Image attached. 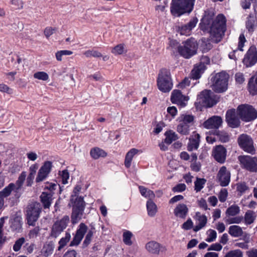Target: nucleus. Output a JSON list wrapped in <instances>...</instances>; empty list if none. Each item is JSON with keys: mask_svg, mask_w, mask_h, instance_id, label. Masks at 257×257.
Masks as SVG:
<instances>
[{"mask_svg": "<svg viewBox=\"0 0 257 257\" xmlns=\"http://www.w3.org/2000/svg\"><path fill=\"white\" fill-rule=\"evenodd\" d=\"M228 75L224 72H221L215 74L212 78L211 85L212 89L218 93L225 91L228 86Z\"/></svg>", "mask_w": 257, "mask_h": 257, "instance_id": "obj_4", "label": "nucleus"}, {"mask_svg": "<svg viewBox=\"0 0 257 257\" xmlns=\"http://www.w3.org/2000/svg\"><path fill=\"white\" fill-rule=\"evenodd\" d=\"M171 101L173 103L177 104L181 107L186 105L189 100V97L182 94L178 90H174L172 93Z\"/></svg>", "mask_w": 257, "mask_h": 257, "instance_id": "obj_16", "label": "nucleus"}, {"mask_svg": "<svg viewBox=\"0 0 257 257\" xmlns=\"http://www.w3.org/2000/svg\"><path fill=\"white\" fill-rule=\"evenodd\" d=\"M256 217V213L252 210H247L243 217L244 222L246 225H250L253 223Z\"/></svg>", "mask_w": 257, "mask_h": 257, "instance_id": "obj_30", "label": "nucleus"}, {"mask_svg": "<svg viewBox=\"0 0 257 257\" xmlns=\"http://www.w3.org/2000/svg\"><path fill=\"white\" fill-rule=\"evenodd\" d=\"M199 134L194 133L190 139V142L188 145L187 149L189 151H192L194 150H197L200 143Z\"/></svg>", "mask_w": 257, "mask_h": 257, "instance_id": "obj_24", "label": "nucleus"}, {"mask_svg": "<svg viewBox=\"0 0 257 257\" xmlns=\"http://www.w3.org/2000/svg\"><path fill=\"white\" fill-rule=\"evenodd\" d=\"M177 48L179 54L188 59L196 54L198 46L196 41L190 39L183 43V46H179Z\"/></svg>", "mask_w": 257, "mask_h": 257, "instance_id": "obj_6", "label": "nucleus"}, {"mask_svg": "<svg viewBox=\"0 0 257 257\" xmlns=\"http://www.w3.org/2000/svg\"><path fill=\"white\" fill-rule=\"evenodd\" d=\"M236 111L240 118L246 122L252 121L257 118V111L251 105L248 104L239 105Z\"/></svg>", "mask_w": 257, "mask_h": 257, "instance_id": "obj_7", "label": "nucleus"}, {"mask_svg": "<svg viewBox=\"0 0 257 257\" xmlns=\"http://www.w3.org/2000/svg\"><path fill=\"white\" fill-rule=\"evenodd\" d=\"M201 66L194 68L191 71V78L194 80L199 78L202 73Z\"/></svg>", "mask_w": 257, "mask_h": 257, "instance_id": "obj_51", "label": "nucleus"}, {"mask_svg": "<svg viewBox=\"0 0 257 257\" xmlns=\"http://www.w3.org/2000/svg\"><path fill=\"white\" fill-rule=\"evenodd\" d=\"M126 52V50L125 49L124 45L122 44L116 45L111 50V53L115 55H121Z\"/></svg>", "mask_w": 257, "mask_h": 257, "instance_id": "obj_43", "label": "nucleus"}, {"mask_svg": "<svg viewBox=\"0 0 257 257\" xmlns=\"http://www.w3.org/2000/svg\"><path fill=\"white\" fill-rule=\"evenodd\" d=\"M26 240L24 237H21L17 239L13 246V250L16 251H19L21 250L22 245L24 244Z\"/></svg>", "mask_w": 257, "mask_h": 257, "instance_id": "obj_44", "label": "nucleus"}, {"mask_svg": "<svg viewBox=\"0 0 257 257\" xmlns=\"http://www.w3.org/2000/svg\"><path fill=\"white\" fill-rule=\"evenodd\" d=\"M236 186L237 190L240 192L241 193H244L246 190L248 189V186L244 182L238 183L237 184Z\"/></svg>", "mask_w": 257, "mask_h": 257, "instance_id": "obj_59", "label": "nucleus"}, {"mask_svg": "<svg viewBox=\"0 0 257 257\" xmlns=\"http://www.w3.org/2000/svg\"><path fill=\"white\" fill-rule=\"evenodd\" d=\"M245 253L247 257H257V248H251L246 251Z\"/></svg>", "mask_w": 257, "mask_h": 257, "instance_id": "obj_64", "label": "nucleus"}, {"mask_svg": "<svg viewBox=\"0 0 257 257\" xmlns=\"http://www.w3.org/2000/svg\"><path fill=\"white\" fill-rule=\"evenodd\" d=\"M33 76L34 78L42 81H47L49 78L48 74L44 71L37 72L34 74Z\"/></svg>", "mask_w": 257, "mask_h": 257, "instance_id": "obj_46", "label": "nucleus"}, {"mask_svg": "<svg viewBox=\"0 0 257 257\" xmlns=\"http://www.w3.org/2000/svg\"><path fill=\"white\" fill-rule=\"evenodd\" d=\"M216 136L219 140L222 143H226L229 141V136L228 134L225 132H220L216 134Z\"/></svg>", "mask_w": 257, "mask_h": 257, "instance_id": "obj_53", "label": "nucleus"}, {"mask_svg": "<svg viewBox=\"0 0 257 257\" xmlns=\"http://www.w3.org/2000/svg\"><path fill=\"white\" fill-rule=\"evenodd\" d=\"M255 20L253 17H249L247 19L246 27L249 32H252L254 29V23Z\"/></svg>", "mask_w": 257, "mask_h": 257, "instance_id": "obj_52", "label": "nucleus"}, {"mask_svg": "<svg viewBox=\"0 0 257 257\" xmlns=\"http://www.w3.org/2000/svg\"><path fill=\"white\" fill-rule=\"evenodd\" d=\"M200 28L204 31L209 30L211 41L218 43L226 30L225 18L223 15H219L213 20L212 14H205L201 20Z\"/></svg>", "mask_w": 257, "mask_h": 257, "instance_id": "obj_1", "label": "nucleus"}, {"mask_svg": "<svg viewBox=\"0 0 257 257\" xmlns=\"http://www.w3.org/2000/svg\"><path fill=\"white\" fill-rule=\"evenodd\" d=\"M206 181L204 179H201L199 178H197L196 181L195 182V190L196 192L200 191L204 186V185L205 184Z\"/></svg>", "mask_w": 257, "mask_h": 257, "instance_id": "obj_48", "label": "nucleus"}, {"mask_svg": "<svg viewBox=\"0 0 257 257\" xmlns=\"http://www.w3.org/2000/svg\"><path fill=\"white\" fill-rule=\"evenodd\" d=\"M238 160L242 168L250 172H257V158L249 156H240Z\"/></svg>", "mask_w": 257, "mask_h": 257, "instance_id": "obj_8", "label": "nucleus"}, {"mask_svg": "<svg viewBox=\"0 0 257 257\" xmlns=\"http://www.w3.org/2000/svg\"><path fill=\"white\" fill-rule=\"evenodd\" d=\"M213 155L216 161L223 163L226 159V150L222 146L219 145L213 150Z\"/></svg>", "mask_w": 257, "mask_h": 257, "instance_id": "obj_21", "label": "nucleus"}, {"mask_svg": "<svg viewBox=\"0 0 257 257\" xmlns=\"http://www.w3.org/2000/svg\"><path fill=\"white\" fill-rule=\"evenodd\" d=\"M147 208L148 215L151 217L154 216L157 212L156 204L151 200H149L147 202Z\"/></svg>", "mask_w": 257, "mask_h": 257, "instance_id": "obj_32", "label": "nucleus"}, {"mask_svg": "<svg viewBox=\"0 0 257 257\" xmlns=\"http://www.w3.org/2000/svg\"><path fill=\"white\" fill-rule=\"evenodd\" d=\"M212 47L210 40L205 38H203L201 40L200 44V48L202 52H207L210 50Z\"/></svg>", "mask_w": 257, "mask_h": 257, "instance_id": "obj_36", "label": "nucleus"}, {"mask_svg": "<svg viewBox=\"0 0 257 257\" xmlns=\"http://www.w3.org/2000/svg\"><path fill=\"white\" fill-rule=\"evenodd\" d=\"M88 230L87 226L84 223H81L78 226L75 236L70 242V246H73L79 245Z\"/></svg>", "mask_w": 257, "mask_h": 257, "instance_id": "obj_12", "label": "nucleus"}, {"mask_svg": "<svg viewBox=\"0 0 257 257\" xmlns=\"http://www.w3.org/2000/svg\"><path fill=\"white\" fill-rule=\"evenodd\" d=\"M139 190L141 195L145 197L148 198L149 200H152L155 197L154 192L149 189L143 186H139Z\"/></svg>", "mask_w": 257, "mask_h": 257, "instance_id": "obj_39", "label": "nucleus"}, {"mask_svg": "<svg viewBox=\"0 0 257 257\" xmlns=\"http://www.w3.org/2000/svg\"><path fill=\"white\" fill-rule=\"evenodd\" d=\"M208 237L206 241L208 242L214 241L217 237V233L215 230L210 229L207 231Z\"/></svg>", "mask_w": 257, "mask_h": 257, "instance_id": "obj_55", "label": "nucleus"}, {"mask_svg": "<svg viewBox=\"0 0 257 257\" xmlns=\"http://www.w3.org/2000/svg\"><path fill=\"white\" fill-rule=\"evenodd\" d=\"M228 233L232 237H238L243 235V231L239 226L233 225L229 227Z\"/></svg>", "mask_w": 257, "mask_h": 257, "instance_id": "obj_29", "label": "nucleus"}, {"mask_svg": "<svg viewBox=\"0 0 257 257\" xmlns=\"http://www.w3.org/2000/svg\"><path fill=\"white\" fill-rule=\"evenodd\" d=\"M41 212L40 203L32 202L29 204L26 210V219L29 225L34 226Z\"/></svg>", "mask_w": 257, "mask_h": 257, "instance_id": "obj_5", "label": "nucleus"}, {"mask_svg": "<svg viewBox=\"0 0 257 257\" xmlns=\"http://www.w3.org/2000/svg\"><path fill=\"white\" fill-rule=\"evenodd\" d=\"M212 92L210 90H205L202 91L198 95L196 104H199L201 106L210 107L216 103V101L212 96Z\"/></svg>", "mask_w": 257, "mask_h": 257, "instance_id": "obj_9", "label": "nucleus"}, {"mask_svg": "<svg viewBox=\"0 0 257 257\" xmlns=\"http://www.w3.org/2000/svg\"><path fill=\"white\" fill-rule=\"evenodd\" d=\"M27 176V173L23 171L19 176L18 180L16 181L15 186H17V189H19L23 185Z\"/></svg>", "mask_w": 257, "mask_h": 257, "instance_id": "obj_47", "label": "nucleus"}, {"mask_svg": "<svg viewBox=\"0 0 257 257\" xmlns=\"http://www.w3.org/2000/svg\"><path fill=\"white\" fill-rule=\"evenodd\" d=\"M194 0H172L171 13L174 17H180L185 13H190L193 10Z\"/></svg>", "mask_w": 257, "mask_h": 257, "instance_id": "obj_2", "label": "nucleus"}, {"mask_svg": "<svg viewBox=\"0 0 257 257\" xmlns=\"http://www.w3.org/2000/svg\"><path fill=\"white\" fill-rule=\"evenodd\" d=\"M243 220V217L240 216H235L234 217H226L225 222L228 224H239Z\"/></svg>", "mask_w": 257, "mask_h": 257, "instance_id": "obj_45", "label": "nucleus"}, {"mask_svg": "<svg viewBox=\"0 0 257 257\" xmlns=\"http://www.w3.org/2000/svg\"><path fill=\"white\" fill-rule=\"evenodd\" d=\"M226 120L228 124L231 127H238L240 124L239 118L236 115L235 109L228 110L226 114Z\"/></svg>", "mask_w": 257, "mask_h": 257, "instance_id": "obj_18", "label": "nucleus"}, {"mask_svg": "<svg viewBox=\"0 0 257 257\" xmlns=\"http://www.w3.org/2000/svg\"><path fill=\"white\" fill-rule=\"evenodd\" d=\"M197 23V18H193L188 24L179 27L178 32L182 35L189 36L191 34V30L196 26Z\"/></svg>", "mask_w": 257, "mask_h": 257, "instance_id": "obj_20", "label": "nucleus"}, {"mask_svg": "<svg viewBox=\"0 0 257 257\" xmlns=\"http://www.w3.org/2000/svg\"><path fill=\"white\" fill-rule=\"evenodd\" d=\"M222 119L220 116H213L205 121L203 126L207 129H217L222 124Z\"/></svg>", "mask_w": 257, "mask_h": 257, "instance_id": "obj_19", "label": "nucleus"}, {"mask_svg": "<svg viewBox=\"0 0 257 257\" xmlns=\"http://www.w3.org/2000/svg\"><path fill=\"white\" fill-rule=\"evenodd\" d=\"M238 142L240 147L245 151L251 154L254 152L252 140L248 135L245 134L240 135L238 139Z\"/></svg>", "mask_w": 257, "mask_h": 257, "instance_id": "obj_14", "label": "nucleus"}, {"mask_svg": "<svg viewBox=\"0 0 257 257\" xmlns=\"http://www.w3.org/2000/svg\"><path fill=\"white\" fill-rule=\"evenodd\" d=\"M165 135L166 136V138L164 142L167 144H171L173 141H175L178 139L177 134L172 131L166 132Z\"/></svg>", "mask_w": 257, "mask_h": 257, "instance_id": "obj_40", "label": "nucleus"}, {"mask_svg": "<svg viewBox=\"0 0 257 257\" xmlns=\"http://www.w3.org/2000/svg\"><path fill=\"white\" fill-rule=\"evenodd\" d=\"M38 168V166L37 164L31 165L29 168V174L28 177L34 178Z\"/></svg>", "mask_w": 257, "mask_h": 257, "instance_id": "obj_60", "label": "nucleus"}, {"mask_svg": "<svg viewBox=\"0 0 257 257\" xmlns=\"http://www.w3.org/2000/svg\"><path fill=\"white\" fill-rule=\"evenodd\" d=\"M52 194L43 192L40 196L41 201L45 208H49L52 200Z\"/></svg>", "mask_w": 257, "mask_h": 257, "instance_id": "obj_28", "label": "nucleus"}, {"mask_svg": "<svg viewBox=\"0 0 257 257\" xmlns=\"http://www.w3.org/2000/svg\"><path fill=\"white\" fill-rule=\"evenodd\" d=\"M248 89L252 95L257 94V74L249 79L248 83Z\"/></svg>", "mask_w": 257, "mask_h": 257, "instance_id": "obj_27", "label": "nucleus"}, {"mask_svg": "<svg viewBox=\"0 0 257 257\" xmlns=\"http://www.w3.org/2000/svg\"><path fill=\"white\" fill-rule=\"evenodd\" d=\"M59 175L60 176L63 184H66L68 183V180L69 178V173L67 170H64L59 171Z\"/></svg>", "mask_w": 257, "mask_h": 257, "instance_id": "obj_56", "label": "nucleus"}, {"mask_svg": "<svg viewBox=\"0 0 257 257\" xmlns=\"http://www.w3.org/2000/svg\"><path fill=\"white\" fill-rule=\"evenodd\" d=\"M22 217L16 216L12 219L11 227L13 230L19 231L22 228Z\"/></svg>", "mask_w": 257, "mask_h": 257, "instance_id": "obj_31", "label": "nucleus"}, {"mask_svg": "<svg viewBox=\"0 0 257 257\" xmlns=\"http://www.w3.org/2000/svg\"><path fill=\"white\" fill-rule=\"evenodd\" d=\"M224 257H243V252L239 249H235L228 252Z\"/></svg>", "mask_w": 257, "mask_h": 257, "instance_id": "obj_54", "label": "nucleus"}, {"mask_svg": "<svg viewBox=\"0 0 257 257\" xmlns=\"http://www.w3.org/2000/svg\"><path fill=\"white\" fill-rule=\"evenodd\" d=\"M188 124H186L182 122H179L177 125V131L182 135H188L190 133V127Z\"/></svg>", "mask_w": 257, "mask_h": 257, "instance_id": "obj_37", "label": "nucleus"}, {"mask_svg": "<svg viewBox=\"0 0 257 257\" xmlns=\"http://www.w3.org/2000/svg\"><path fill=\"white\" fill-rule=\"evenodd\" d=\"M52 163L50 161H46L39 170L36 178L37 183L41 182L45 180L51 172Z\"/></svg>", "mask_w": 257, "mask_h": 257, "instance_id": "obj_15", "label": "nucleus"}, {"mask_svg": "<svg viewBox=\"0 0 257 257\" xmlns=\"http://www.w3.org/2000/svg\"><path fill=\"white\" fill-rule=\"evenodd\" d=\"M188 208L184 204H178L174 209V214L176 217L185 218L188 213Z\"/></svg>", "mask_w": 257, "mask_h": 257, "instance_id": "obj_25", "label": "nucleus"}, {"mask_svg": "<svg viewBox=\"0 0 257 257\" xmlns=\"http://www.w3.org/2000/svg\"><path fill=\"white\" fill-rule=\"evenodd\" d=\"M179 122H182L189 126H191L193 125L194 117L190 114H182L179 117Z\"/></svg>", "mask_w": 257, "mask_h": 257, "instance_id": "obj_34", "label": "nucleus"}, {"mask_svg": "<svg viewBox=\"0 0 257 257\" xmlns=\"http://www.w3.org/2000/svg\"><path fill=\"white\" fill-rule=\"evenodd\" d=\"M161 247V244L155 241H150L146 244L147 250L149 252L154 254H159Z\"/></svg>", "mask_w": 257, "mask_h": 257, "instance_id": "obj_23", "label": "nucleus"}, {"mask_svg": "<svg viewBox=\"0 0 257 257\" xmlns=\"http://www.w3.org/2000/svg\"><path fill=\"white\" fill-rule=\"evenodd\" d=\"M228 195V192L226 189H222L220 190L219 195L218 198L220 202H224L226 201L227 197Z\"/></svg>", "mask_w": 257, "mask_h": 257, "instance_id": "obj_58", "label": "nucleus"}, {"mask_svg": "<svg viewBox=\"0 0 257 257\" xmlns=\"http://www.w3.org/2000/svg\"><path fill=\"white\" fill-rule=\"evenodd\" d=\"M158 89L164 93L169 92L173 87V82L170 70L162 69L158 74L157 78Z\"/></svg>", "mask_w": 257, "mask_h": 257, "instance_id": "obj_3", "label": "nucleus"}, {"mask_svg": "<svg viewBox=\"0 0 257 257\" xmlns=\"http://www.w3.org/2000/svg\"><path fill=\"white\" fill-rule=\"evenodd\" d=\"M195 218L197 222V225L194 227L193 230L197 232L206 225L207 219L205 215L201 214L199 212L196 213Z\"/></svg>", "mask_w": 257, "mask_h": 257, "instance_id": "obj_22", "label": "nucleus"}, {"mask_svg": "<svg viewBox=\"0 0 257 257\" xmlns=\"http://www.w3.org/2000/svg\"><path fill=\"white\" fill-rule=\"evenodd\" d=\"M71 238V234L69 232H66L65 236L63 237L59 240L58 246V250L60 251L66 245L67 243L70 241Z\"/></svg>", "mask_w": 257, "mask_h": 257, "instance_id": "obj_42", "label": "nucleus"}, {"mask_svg": "<svg viewBox=\"0 0 257 257\" xmlns=\"http://www.w3.org/2000/svg\"><path fill=\"white\" fill-rule=\"evenodd\" d=\"M217 179L221 186H227L230 180V173L225 166L221 167L217 174Z\"/></svg>", "mask_w": 257, "mask_h": 257, "instance_id": "obj_17", "label": "nucleus"}, {"mask_svg": "<svg viewBox=\"0 0 257 257\" xmlns=\"http://www.w3.org/2000/svg\"><path fill=\"white\" fill-rule=\"evenodd\" d=\"M186 186L185 184H179L174 187L172 190L174 192H180L186 189Z\"/></svg>", "mask_w": 257, "mask_h": 257, "instance_id": "obj_61", "label": "nucleus"}, {"mask_svg": "<svg viewBox=\"0 0 257 257\" xmlns=\"http://www.w3.org/2000/svg\"><path fill=\"white\" fill-rule=\"evenodd\" d=\"M0 91L6 92L8 94L13 93V89L5 84H0Z\"/></svg>", "mask_w": 257, "mask_h": 257, "instance_id": "obj_62", "label": "nucleus"}, {"mask_svg": "<svg viewBox=\"0 0 257 257\" xmlns=\"http://www.w3.org/2000/svg\"><path fill=\"white\" fill-rule=\"evenodd\" d=\"M90 153L91 156L94 159H97L99 157H104L106 156V153L103 150L98 148L92 149Z\"/></svg>", "mask_w": 257, "mask_h": 257, "instance_id": "obj_35", "label": "nucleus"}, {"mask_svg": "<svg viewBox=\"0 0 257 257\" xmlns=\"http://www.w3.org/2000/svg\"><path fill=\"white\" fill-rule=\"evenodd\" d=\"M40 231V227L39 226H36L35 228L30 230L28 236L30 239L36 238L38 235Z\"/></svg>", "mask_w": 257, "mask_h": 257, "instance_id": "obj_57", "label": "nucleus"}, {"mask_svg": "<svg viewBox=\"0 0 257 257\" xmlns=\"http://www.w3.org/2000/svg\"><path fill=\"white\" fill-rule=\"evenodd\" d=\"M193 222L191 219H188L185 222L182 226L183 229L185 230H189L193 227Z\"/></svg>", "mask_w": 257, "mask_h": 257, "instance_id": "obj_63", "label": "nucleus"}, {"mask_svg": "<svg viewBox=\"0 0 257 257\" xmlns=\"http://www.w3.org/2000/svg\"><path fill=\"white\" fill-rule=\"evenodd\" d=\"M15 187V184L10 183L7 187H5L2 191H0V197L4 199L5 197L9 196Z\"/></svg>", "mask_w": 257, "mask_h": 257, "instance_id": "obj_41", "label": "nucleus"}, {"mask_svg": "<svg viewBox=\"0 0 257 257\" xmlns=\"http://www.w3.org/2000/svg\"><path fill=\"white\" fill-rule=\"evenodd\" d=\"M139 152V150L133 148L131 149L126 154L124 160V165L126 168H129L132 164V161L133 159L134 156Z\"/></svg>", "mask_w": 257, "mask_h": 257, "instance_id": "obj_26", "label": "nucleus"}, {"mask_svg": "<svg viewBox=\"0 0 257 257\" xmlns=\"http://www.w3.org/2000/svg\"><path fill=\"white\" fill-rule=\"evenodd\" d=\"M70 219L68 215H65L60 220L56 221L53 225L51 236L56 238L66 228Z\"/></svg>", "mask_w": 257, "mask_h": 257, "instance_id": "obj_11", "label": "nucleus"}, {"mask_svg": "<svg viewBox=\"0 0 257 257\" xmlns=\"http://www.w3.org/2000/svg\"><path fill=\"white\" fill-rule=\"evenodd\" d=\"M132 236V233L129 231H125L123 232V241L125 244L131 245L132 244L131 240Z\"/></svg>", "mask_w": 257, "mask_h": 257, "instance_id": "obj_50", "label": "nucleus"}, {"mask_svg": "<svg viewBox=\"0 0 257 257\" xmlns=\"http://www.w3.org/2000/svg\"><path fill=\"white\" fill-rule=\"evenodd\" d=\"M240 212V208L237 205H232L226 210L225 214L227 217L234 216Z\"/></svg>", "mask_w": 257, "mask_h": 257, "instance_id": "obj_38", "label": "nucleus"}, {"mask_svg": "<svg viewBox=\"0 0 257 257\" xmlns=\"http://www.w3.org/2000/svg\"><path fill=\"white\" fill-rule=\"evenodd\" d=\"M95 232V230L94 228H91L88 230L86 232L85 239L82 243L83 248L87 247L90 243Z\"/></svg>", "mask_w": 257, "mask_h": 257, "instance_id": "obj_33", "label": "nucleus"}, {"mask_svg": "<svg viewBox=\"0 0 257 257\" xmlns=\"http://www.w3.org/2000/svg\"><path fill=\"white\" fill-rule=\"evenodd\" d=\"M257 62V51L254 46H251L243 59V63L247 67H251Z\"/></svg>", "mask_w": 257, "mask_h": 257, "instance_id": "obj_13", "label": "nucleus"}, {"mask_svg": "<svg viewBox=\"0 0 257 257\" xmlns=\"http://www.w3.org/2000/svg\"><path fill=\"white\" fill-rule=\"evenodd\" d=\"M84 208V203L83 199L79 198L73 207L71 214L72 223L75 224L78 223L82 218Z\"/></svg>", "mask_w": 257, "mask_h": 257, "instance_id": "obj_10", "label": "nucleus"}, {"mask_svg": "<svg viewBox=\"0 0 257 257\" xmlns=\"http://www.w3.org/2000/svg\"><path fill=\"white\" fill-rule=\"evenodd\" d=\"M73 54L71 51L69 50H61L57 51L56 54V58L57 61H61L63 56L70 55Z\"/></svg>", "mask_w": 257, "mask_h": 257, "instance_id": "obj_49", "label": "nucleus"}]
</instances>
